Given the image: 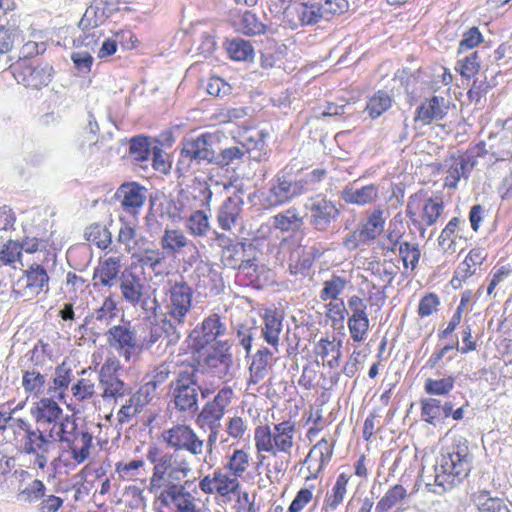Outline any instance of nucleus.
<instances>
[{
  "label": "nucleus",
  "mask_w": 512,
  "mask_h": 512,
  "mask_svg": "<svg viewBox=\"0 0 512 512\" xmlns=\"http://www.w3.org/2000/svg\"><path fill=\"white\" fill-rule=\"evenodd\" d=\"M52 72L53 68L49 64L38 66L18 64L14 68L13 74L19 84L38 89L49 84Z\"/></svg>",
  "instance_id": "c85d7f7f"
},
{
  "label": "nucleus",
  "mask_w": 512,
  "mask_h": 512,
  "mask_svg": "<svg viewBox=\"0 0 512 512\" xmlns=\"http://www.w3.org/2000/svg\"><path fill=\"white\" fill-rule=\"evenodd\" d=\"M233 394L234 392L230 387L220 389L214 398L207 401L197 414L196 425L200 429L222 428L221 421L232 401Z\"/></svg>",
  "instance_id": "f3484780"
},
{
  "label": "nucleus",
  "mask_w": 512,
  "mask_h": 512,
  "mask_svg": "<svg viewBox=\"0 0 512 512\" xmlns=\"http://www.w3.org/2000/svg\"><path fill=\"white\" fill-rule=\"evenodd\" d=\"M332 454V445L326 439H321L313 446L305 459L313 478L316 477V473L322 469L323 465L331 459Z\"/></svg>",
  "instance_id": "58836bf2"
},
{
  "label": "nucleus",
  "mask_w": 512,
  "mask_h": 512,
  "mask_svg": "<svg viewBox=\"0 0 512 512\" xmlns=\"http://www.w3.org/2000/svg\"><path fill=\"white\" fill-rule=\"evenodd\" d=\"M30 413L35 420L37 431L42 436L40 440L45 456L49 457L59 438L64 433H68V429L76 419L72 415L64 414L59 404L48 397H42L36 401Z\"/></svg>",
  "instance_id": "7ed1b4c3"
},
{
  "label": "nucleus",
  "mask_w": 512,
  "mask_h": 512,
  "mask_svg": "<svg viewBox=\"0 0 512 512\" xmlns=\"http://www.w3.org/2000/svg\"><path fill=\"white\" fill-rule=\"evenodd\" d=\"M121 259L120 257H109L99 263L95 268L93 279L94 285H102L105 287H112L117 278L120 276Z\"/></svg>",
  "instance_id": "e433bc0d"
},
{
  "label": "nucleus",
  "mask_w": 512,
  "mask_h": 512,
  "mask_svg": "<svg viewBox=\"0 0 512 512\" xmlns=\"http://www.w3.org/2000/svg\"><path fill=\"white\" fill-rule=\"evenodd\" d=\"M227 53L236 61H246L253 57V47L249 41L234 38L227 43Z\"/></svg>",
  "instance_id": "4d7b16f0"
},
{
  "label": "nucleus",
  "mask_w": 512,
  "mask_h": 512,
  "mask_svg": "<svg viewBox=\"0 0 512 512\" xmlns=\"http://www.w3.org/2000/svg\"><path fill=\"white\" fill-rule=\"evenodd\" d=\"M49 384L48 373L37 364L22 370L21 386L29 397L40 398Z\"/></svg>",
  "instance_id": "473e14b6"
},
{
  "label": "nucleus",
  "mask_w": 512,
  "mask_h": 512,
  "mask_svg": "<svg viewBox=\"0 0 512 512\" xmlns=\"http://www.w3.org/2000/svg\"><path fill=\"white\" fill-rule=\"evenodd\" d=\"M305 208L310 225L319 232L328 231L340 215L337 204L320 195L310 198L305 204Z\"/></svg>",
  "instance_id": "a211bd4d"
},
{
  "label": "nucleus",
  "mask_w": 512,
  "mask_h": 512,
  "mask_svg": "<svg viewBox=\"0 0 512 512\" xmlns=\"http://www.w3.org/2000/svg\"><path fill=\"white\" fill-rule=\"evenodd\" d=\"M448 104L443 97L433 96L426 99L416 109L414 120L421 122L423 125H429L434 121H440L445 118L448 113Z\"/></svg>",
  "instance_id": "72a5a7b5"
},
{
  "label": "nucleus",
  "mask_w": 512,
  "mask_h": 512,
  "mask_svg": "<svg viewBox=\"0 0 512 512\" xmlns=\"http://www.w3.org/2000/svg\"><path fill=\"white\" fill-rule=\"evenodd\" d=\"M238 31L248 36L262 35L267 25L253 12L245 11L235 22Z\"/></svg>",
  "instance_id": "37998d69"
},
{
  "label": "nucleus",
  "mask_w": 512,
  "mask_h": 512,
  "mask_svg": "<svg viewBox=\"0 0 512 512\" xmlns=\"http://www.w3.org/2000/svg\"><path fill=\"white\" fill-rule=\"evenodd\" d=\"M285 19L291 29L315 25L323 19L320 4L310 2L298 3L291 10L285 9Z\"/></svg>",
  "instance_id": "cd10ccee"
},
{
  "label": "nucleus",
  "mask_w": 512,
  "mask_h": 512,
  "mask_svg": "<svg viewBox=\"0 0 512 512\" xmlns=\"http://www.w3.org/2000/svg\"><path fill=\"white\" fill-rule=\"evenodd\" d=\"M205 210L192 211L183 219L190 235L194 237H204L207 235L210 229V221L209 215Z\"/></svg>",
  "instance_id": "79ce46f5"
},
{
  "label": "nucleus",
  "mask_w": 512,
  "mask_h": 512,
  "mask_svg": "<svg viewBox=\"0 0 512 512\" xmlns=\"http://www.w3.org/2000/svg\"><path fill=\"white\" fill-rule=\"evenodd\" d=\"M81 34L75 37L73 44L76 48H86L92 52H95V48L102 36V33L95 29L81 30Z\"/></svg>",
  "instance_id": "774afa93"
},
{
  "label": "nucleus",
  "mask_w": 512,
  "mask_h": 512,
  "mask_svg": "<svg viewBox=\"0 0 512 512\" xmlns=\"http://www.w3.org/2000/svg\"><path fill=\"white\" fill-rule=\"evenodd\" d=\"M93 437L87 430H79L76 420L57 442L65 444L77 464L85 462L90 456Z\"/></svg>",
  "instance_id": "412c9836"
},
{
  "label": "nucleus",
  "mask_w": 512,
  "mask_h": 512,
  "mask_svg": "<svg viewBox=\"0 0 512 512\" xmlns=\"http://www.w3.org/2000/svg\"><path fill=\"white\" fill-rule=\"evenodd\" d=\"M163 318L178 329L188 322L192 310L193 289L183 278L168 280L164 287Z\"/></svg>",
  "instance_id": "423d86ee"
},
{
  "label": "nucleus",
  "mask_w": 512,
  "mask_h": 512,
  "mask_svg": "<svg viewBox=\"0 0 512 512\" xmlns=\"http://www.w3.org/2000/svg\"><path fill=\"white\" fill-rule=\"evenodd\" d=\"M296 426L292 421H283L269 425H259L254 430V443L257 452V459L263 463L268 453L273 457L279 454L291 456L295 445Z\"/></svg>",
  "instance_id": "20e7f679"
},
{
  "label": "nucleus",
  "mask_w": 512,
  "mask_h": 512,
  "mask_svg": "<svg viewBox=\"0 0 512 512\" xmlns=\"http://www.w3.org/2000/svg\"><path fill=\"white\" fill-rule=\"evenodd\" d=\"M213 142V135L208 133L201 134L197 137L185 138L182 142L177 169L185 173L192 165L212 162L215 159Z\"/></svg>",
  "instance_id": "f8f14e48"
},
{
  "label": "nucleus",
  "mask_w": 512,
  "mask_h": 512,
  "mask_svg": "<svg viewBox=\"0 0 512 512\" xmlns=\"http://www.w3.org/2000/svg\"><path fill=\"white\" fill-rule=\"evenodd\" d=\"M118 10L114 0H93L79 22L81 30L95 29Z\"/></svg>",
  "instance_id": "7c9ffc66"
},
{
  "label": "nucleus",
  "mask_w": 512,
  "mask_h": 512,
  "mask_svg": "<svg viewBox=\"0 0 512 512\" xmlns=\"http://www.w3.org/2000/svg\"><path fill=\"white\" fill-rule=\"evenodd\" d=\"M195 287L205 297L217 296L224 288L221 274L208 262L201 261L193 272Z\"/></svg>",
  "instance_id": "5701e85b"
},
{
  "label": "nucleus",
  "mask_w": 512,
  "mask_h": 512,
  "mask_svg": "<svg viewBox=\"0 0 512 512\" xmlns=\"http://www.w3.org/2000/svg\"><path fill=\"white\" fill-rule=\"evenodd\" d=\"M455 378L447 376L441 379L427 378L424 383V390L429 395L445 396L454 388Z\"/></svg>",
  "instance_id": "052dcab7"
},
{
  "label": "nucleus",
  "mask_w": 512,
  "mask_h": 512,
  "mask_svg": "<svg viewBox=\"0 0 512 512\" xmlns=\"http://www.w3.org/2000/svg\"><path fill=\"white\" fill-rule=\"evenodd\" d=\"M197 370L190 367L181 370L171 382V396L174 408L185 416L193 417L199 410Z\"/></svg>",
  "instance_id": "0eeeda50"
},
{
  "label": "nucleus",
  "mask_w": 512,
  "mask_h": 512,
  "mask_svg": "<svg viewBox=\"0 0 512 512\" xmlns=\"http://www.w3.org/2000/svg\"><path fill=\"white\" fill-rule=\"evenodd\" d=\"M85 237L100 249H106L112 242L111 232L103 224H91L85 230Z\"/></svg>",
  "instance_id": "864d4df0"
},
{
  "label": "nucleus",
  "mask_w": 512,
  "mask_h": 512,
  "mask_svg": "<svg viewBox=\"0 0 512 512\" xmlns=\"http://www.w3.org/2000/svg\"><path fill=\"white\" fill-rule=\"evenodd\" d=\"M227 341H218L217 348L205 358L207 369L217 378L228 381L232 377V355Z\"/></svg>",
  "instance_id": "c756f323"
},
{
  "label": "nucleus",
  "mask_w": 512,
  "mask_h": 512,
  "mask_svg": "<svg viewBox=\"0 0 512 512\" xmlns=\"http://www.w3.org/2000/svg\"><path fill=\"white\" fill-rule=\"evenodd\" d=\"M72 380V369L66 363H62L56 367L53 375V387H50L48 391L53 390L60 396H63L65 390H67Z\"/></svg>",
  "instance_id": "13d9d810"
},
{
  "label": "nucleus",
  "mask_w": 512,
  "mask_h": 512,
  "mask_svg": "<svg viewBox=\"0 0 512 512\" xmlns=\"http://www.w3.org/2000/svg\"><path fill=\"white\" fill-rule=\"evenodd\" d=\"M105 335L108 345L115 349L126 362L137 359L141 354L142 345L130 322L122 321L121 324L112 325Z\"/></svg>",
  "instance_id": "4468645a"
},
{
  "label": "nucleus",
  "mask_w": 512,
  "mask_h": 512,
  "mask_svg": "<svg viewBox=\"0 0 512 512\" xmlns=\"http://www.w3.org/2000/svg\"><path fill=\"white\" fill-rule=\"evenodd\" d=\"M273 227L281 232L297 231L303 225V217L296 207H290L272 217Z\"/></svg>",
  "instance_id": "ea45409f"
},
{
  "label": "nucleus",
  "mask_w": 512,
  "mask_h": 512,
  "mask_svg": "<svg viewBox=\"0 0 512 512\" xmlns=\"http://www.w3.org/2000/svg\"><path fill=\"white\" fill-rule=\"evenodd\" d=\"M249 465V455L243 449H236L229 457L226 468L237 478L247 470Z\"/></svg>",
  "instance_id": "338daca9"
},
{
  "label": "nucleus",
  "mask_w": 512,
  "mask_h": 512,
  "mask_svg": "<svg viewBox=\"0 0 512 512\" xmlns=\"http://www.w3.org/2000/svg\"><path fill=\"white\" fill-rule=\"evenodd\" d=\"M349 478L346 474L341 473L338 475L336 482L331 490V493L326 495L324 507L326 510L334 511L343 502L347 492V484Z\"/></svg>",
  "instance_id": "8fccbe9b"
},
{
  "label": "nucleus",
  "mask_w": 512,
  "mask_h": 512,
  "mask_svg": "<svg viewBox=\"0 0 512 512\" xmlns=\"http://www.w3.org/2000/svg\"><path fill=\"white\" fill-rule=\"evenodd\" d=\"M160 246L165 255L174 257L186 249L193 251L188 260L189 264L197 261L199 257L196 245L180 229H165L160 238Z\"/></svg>",
  "instance_id": "b1692460"
},
{
  "label": "nucleus",
  "mask_w": 512,
  "mask_h": 512,
  "mask_svg": "<svg viewBox=\"0 0 512 512\" xmlns=\"http://www.w3.org/2000/svg\"><path fill=\"white\" fill-rule=\"evenodd\" d=\"M308 190L307 181L294 179L288 173H281L270 182L265 202L267 207L280 206L306 193Z\"/></svg>",
  "instance_id": "2eb2a0df"
},
{
  "label": "nucleus",
  "mask_w": 512,
  "mask_h": 512,
  "mask_svg": "<svg viewBox=\"0 0 512 512\" xmlns=\"http://www.w3.org/2000/svg\"><path fill=\"white\" fill-rule=\"evenodd\" d=\"M180 337V329L163 318L159 323L155 324L150 329L149 334L140 341V345H142L141 352L144 349H152L155 344H158L157 350L162 346L168 348L169 346L175 345Z\"/></svg>",
  "instance_id": "bb28decb"
},
{
  "label": "nucleus",
  "mask_w": 512,
  "mask_h": 512,
  "mask_svg": "<svg viewBox=\"0 0 512 512\" xmlns=\"http://www.w3.org/2000/svg\"><path fill=\"white\" fill-rule=\"evenodd\" d=\"M49 290V276L40 264H32L14 284L12 293L15 298L31 300Z\"/></svg>",
  "instance_id": "dca6fc26"
},
{
  "label": "nucleus",
  "mask_w": 512,
  "mask_h": 512,
  "mask_svg": "<svg viewBox=\"0 0 512 512\" xmlns=\"http://www.w3.org/2000/svg\"><path fill=\"white\" fill-rule=\"evenodd\" d=\"M8 428H11L16 437L20 438V452L34 456L33 464L40 470H44L48 464L49 457L45 456L44 449L40 438L42 436L37 431L36 426L33 427L29 421L24 418H14L11 416V420L8 424Z\"/></svg>",
  "instance_id": "9b49d317"
},
{
  "label": "nucleus",
  "mask_w": 512,
  "mask_h": 512,
  "mask_svg": "<svg viewBox=\"0 0 512 512\" xmlns=\"http://www.w3.org/2000/svg\"><path fill=\"white\" fill-rule=\"evenodd\" d=\"M420 404L422 419L434 426L441 420L450 417L452 413L453 404L451 401L442 403L436 398H424L421 399Z\"/></svg>",
  "instance_id": "f704fd0d"
},
{
  "label": "nucleus",
  "mask_w": 512,
  "mask_h": 512,
  "mask_svg": "<svg viewBox=\"0 0 512 512\" xmlns=\"http://www.w3.org/2000/svg\"><path fill=\"white\" fill-rule=\"evenodd\" d=\"M152 154V148L147 137L137 136L130 140L129 155L140 164L147 163Z\"/></svg>",
  "instance_id": "603ef678"
},
{
  "label": "nucleus",
  "mask_w": 512,
  "mask_h": 512,
  "mask_svg": "<svg viewBox=\"0 0 512 512\" xmlns=\"http://www.w3.org/2000/svg\"><path fill=\"white\" fill-rule=\"evenodd\" d=\"M121 298L134 308L148 316L156 315L161 308L156 297V290H151L142 271H136L132 266L124 269L119 276Z\"/></svg>",
  "instance_id": "39448f33"
},
{
  "label": "nucleus",
  "mask_w": 512,
  "mask_h": 512,
  "mask_svg": "<svg viewBox=\"0 0 512 512\" xmlns=\"http://www.w3.org/2000/svg\"><path fill=\"white\" fill-rule=\"evenodd\" d=\"M408 496L406 488L400 484H396L391 487L384 496L377 502L375 511L376 512H388L393 507L402 503L403 500Z\"/></svg>",
  "instance_id": "de8ad7c7"
},
{
  "label": "nucleus",
  "mask_w": 512,
  "mask_h": 512,
  "mask_svg": "<svg viewBox=\"0 0 512 512\" xmlns=\"http://www.w3.org/2000/svg\"><path fill=\"white\" fill-rule=\"evenodd\" d=\"M444 208V201L441 196H428L426 192L419 191L408 198L406 215L423 234L425 227L437 223L444 212Z\"/></svg>",
  "instance_id": "1a4fd4ad"
},
{
  "label": "nucleus",
  "mask_w": 512,
  "mask_h": 512,
  "mask_svg": "<svg viewBox=\"0 0 512 512\" xmlns=\"http://www.w3.org/2000/svg\"><path fill=\"white\" fill-rule=\"evenodd\" d=\"M144 466L145 462L141 459H134L129 462L120 461L115 464V472L119 479L123 481H135L139 479Z\"/></svg>",
  "instance_id": "5fc2aeb1"
},
{
  "label": "nucleus",
  "mask_w": 512,
  "mask_h": 512,
  "mask_svg": "<svg viewBox=\"0 0 512 512\" xmlns=\"http://www.w3.org/2000/svg\"><path fill=\"white\" fill-rule=\"evenodd\" d=\"M162 441L173 451H186L199 457L204 451V440L187 424H175L161 433Z\"/></svg>",
  "instance_id": "ddd939ff"
},
{
  "label": "nucleus",
  "mask_w": 512,
  "mask_h": 512,
  "mask_svg": "<svg viewBox=\"0 0 512 512\" xmlns=\"http://www.w3.org/2000/svg\"><path fill=\"white\" fill-rule=\"evenodd\" d=\"M480 56L477 51L459 59L456 65V70L461 74L462 77L472 78L474 77L481 66Z\"/></svg>",
  "instance_id": "e2e57ef3"
},
{
  "label": "nucleus",
  "mask_w": 512,
  "mask_h": 512,
  "mask_svg": "<svg viewBox=\"0 0 512 512\" xmlns=\"http://www.w3.org/2000/svg\"><path fill=\"white\" fill-rule=\"evenodd\" d=\"M341 196L348 204L368 205L378 199L379 186L376 184H369L361 188L347 186L343 189Z\"/></svg>",
  "instance_id": "4c0bfd02"
},
{
  "label": "nucleus",
  "mask_w": 512,
  "mask_h": 512,
  "mask_svg": "<svg viewBox=\"0 0 512 512\" xmlns=\"http://www.w3.org/2000/svg\"><path fill=\"white\" fill-rule=\"evenodd\" d=\"M213 193L206 181H194L186 189H181L170 203L169 216L173 220H183L192 211H210Z\"/></svg>",
  "instance_id": "6e6552de"
},
{
  "label": "nucleus",
  "mask_w": 512,
  "mask_h": 512,
  "mask_svg": "<svg viewBox=\"0 0 512 512\" xmlns=\"http://www.w3.org/2000/svg\"><path fill=\"white\" fill-rule=\"evenodd\" d=\"M460 223L461 220L459 218L453 217L442 230L438 238V245L444 252H455L456 232L459 229Z\"/></svg>",
  "instance_id": "6e6d98bb"
},
{
  "label": "nucleus",
  "mask_w": 512,
  "mask_h": 512,
  "mask_svg": "<svg viewBox=\"0 0 512 512\" xmlns=\"http://www.w3.org/2000/svg\"><path fill=\"white\" fill-rule=\"evenodd\" d=\"M473 455L468 441L462 437L442 449L436 464L423 471L422 478L430 492L443 494L464 481L472 468Z\"/></svg>",
  "instance_id": "f257e3e1"
},
{
  "label": "nucleus",
  "mask_w": 512,
  "mask_h": 512,
  "mask_svg": "<svg viewBox=\"0 0 512 512\" xmlns=\"http://www.w3.org/2000/svg\"><path fill=\"white\" fill-rule=\"evenodd\" d=\"M72 396L79 402L89 401L96 394L95 381L90 378H81L71 387Z\"/></svg>",
  "instance_id": "680f3d73"
},
{
  "label": "nucleus",
  "mask_w": 512,
  "mask_h": 512,
  "mask_svg": "<svg viewBox=\"0 0 512 512\" xmlns=\"http://www.w3.org/2000/svg\"><path fill=\"white\" fill-rule=\"evenodd\" d=\"M244 201L241 196L228 197L218 208L216 221L220 229L231 231L241 224Z\"/></svg>",
  "instance_id": "2f4dec72"
},
{
  "label": "nucleus",
  "mask_w": 512,
  "mask_h": 512,
  "mask_svg": "<svg viewBox=\"0 0 512 512\" xmlns=\"http://www.w3.org/2000/svg\"><path fill=\"white\" fill-rule=\"evenodd\" d=\"M392 104V99L384 91L376 92L367 102L366 111L372 118L381 116Z\"/></svg>",
  "instance_id": "bf43d9fd"
},
{
  "label": "nucleus",
  "mask_w": 512,
  "mask_h": 512,
  "mask_svg": "<svg viewBox=\"0 0 512 512\" xmlns=\"http://www.w3.org/2000/svg\"><path fill=\"white\" fill-rule=\"evenodd\" d=\"M477 161L472 155H460L452 157L446 161L444 187L455 190L458 188L459 182L463 179L467 181L474 169Z\"/></svg>",
  "instance_id": "393cba45"
},
{
  "label": "nucleus",
  "mask_w": 512,
  "mask_h": 512,
  "mask_svg": "<svg viewBox=\"0 0 512 512\" xmlns=\"http://www.w3.org/2000/svg\"><path fill=\"white\" fill-rule=\"evenodd\" d=\"M137 257L142 267H148L154 272L159 273L158 269L163 266L166 255L160 249H146Z\"/></svg>",
  "instance_id": "0e129e2a"
},
{
  "label": "nucleus",
  "mask_w": 512,
  "mask_h": 512,
  "mask_svg": "<svg viewBox=\"0 0 512 512\" xmlns=\"http://www.w3.org/2000/svg\"><path fill=\"white\" fill-rule=\"evenodd\" d=\"M147 192L148 190L137 182H126L118 187L115 198L126 213L136 216L146 202Z\"/></svg>",
  "instance_id": "a878e982"
},
{
  "label": "nucleus",
  "mask_w": 512,
  "mask_h": 512,
  "mask_svg": "<svg viewBox=\"0 0 512 512\" xmlns=\"http://www.w3.org/2000/svg\"><path fill=\"white\" fill-rule=\"evenodd\" d=\"M152 495L154 512H201L198 499L186 485H172Z\"/></svg>",
  "instance_id": "9d476101"
},
{
  "label": "nucleus",
  "mask_w": 512,
  "mask_h": 512,
  "mask_svg": "<svg viewBox=\"0 0 512 512\" xmlns=\"http://www.w3.org/2000/svg\"><path fill=\"white\" fill-rule=\"evenodd\" d=\"M272 355V352H270L267 348L258 350L250 365L249 383L258 384L267 376L268 365Z\"/></svg>",
  "instance_id": "c03bdc74"
},
{
  "label": "nucleus",
  "mask_w": 512,
  "mask_h": 512,
  "mask_svg": "<svg viewBox=\"0 0 512 512\" xmlns=\"http://www.w3.org/2000/svg\"><path fill=\"white\" fill-rule=\"evenodd\" d=\"M226 331L227 327L222 317L216 313L210 314L190 333L194 349L200 351L210 344L217 343V339L225 335Z\"/></svg>",
  "instance_id": "aec40b11"
},
{
  "label": "nucleus",
  "mask_w": 512,
  "mask_h": 512,
  "mask_svg": "<svg viewBox=\"0 0 512 512\" xmlns=\"http://www.w3.org/2000/svg\"><path fill=\"white\" fill-rule=\"evenodd\" d=\"M349 281L342 276L332 275L330 279L323 282V288L320 291L322 301L336 300L343 293Z\"/></svg>",
  "instance_id": "3c124183"
},
{
  "label": "nucleus",
  "mask_w": 512,
  "mask_h": 512,
  "mask_svg": "<svg viewBox=\"0 0 512 512\" xmlns=\"http://www.w3.org/2000/svg\"><path fill=\"white\" fill-rule=\"evenodd\" d=\"M146 459L153 466L147 486L151 494L172 485H182L181 482L192 473L189 456L180 451L168 452L152 444L147 448Z\"/></svg>",
  "instance_id": "f03ea898"
},
{
  "label": "nucleus",
  "mask_w": 512,
  "mask_h": 512,
  "mask_svg": "<svg viewBox=\"0 0 512 512\" xmlns=\"http://www.w3.org/2000/svg\"><path fill=\"white\" fill-rule=\"evenodd\" d=\"M386 217L382 209H374L365 221L359 225L367 241H374L384 230Z\"/></svg>",
  "instance_id": "a19ab883"
},
{
  "label": "nucleus",
  "mask_w": 512,
  "mask_h": 512,
  "mask_svg": "<svg viewBox=\"0 0 512 512\" xmlns=\"http://www.w3.org/2000/svg\"><path fill=\"white\" fill-rule=\"evenodd\" d=\"M199 488L205 494L217 493L224 497L235 494L240 488V482L232 473L218 468L212 475H206L200 480Z\"/></svg>",
  "instance_id": "4be33fe9"
},
{
  "label": "nucleus",
  "mask_w": 512,
  "mask_h": 512,
  "mask_svg": "<svg viewBox=\"0 0 512 512\" xmlns=\"http://www.w3.org/2000/svg\"><path fill=\"white\" fill-rule=\"evenodd\" d=\"M473 497L479 512H511L503 499L490 496L489 491L480 490Z\"/></svg>",
  "instance_id": "a18cd8bd"
},
{
  "label": "nucleus",
  "mask_w": 512,
  "mask_h": 512,
  "mask_svg": "<svg viewBox=\"0 0 512 512\" xmlns=\"http://www.w3.org/2000/svg\"><path fill=\"white\" fill-rule=\"evenodd\" d=\"M46 493V486L43 481L33 479L26 485L20 484L17 492V500L26 503L34 504L41 500Z\"/></svg>",
  "instance_id": "49530a36"
},
{
  "label": "nucleus",
  "mask_w": 512,
  "mask_h": 512,
  "mask_svg": "<svg viewBox=\"0 0 512 512\" xmlns=\"http://www.w3.org/2000/svg\"><path fill=\"white\" fill-rule=\"evenodd\" d=\"M283 328V316L273 309H267L263 315L262 337L278 352L280 334Z\"/></svg>",
  "instance_id": "c9c22d12"
},
{
  "label": "nucleus",
  "mask_w": 512,
  "mask_h": 512,
  "mask_svg": "<svg viewBox=\"0 0 512 512\" xmlns=\"http://www.w3.org/2000/svg\"><path fill=\"white\" fill-rule=\"evenodd\" d=\"M398 252L405 268H416L421 256L418 244L402 242L398 247Z\"/></svg>",
  "instance_id": "69168bd1"
},
{
  "label": "nucleus",
  "mask_w": 512,
  "mask_h": 512,
  "mask_svg": "<svg viewBox=\"0 0 512 512\" xmlns=\"http://www.w3.org/2000/svg\"><path fill=\"white\" fill-rule=\"evenodd\" d=\"M117 303L112 297H106L102 305L93 312L92 317L98 323V327L112 326L117 318Z\"/></svg>",
  "instance_id": "09e8293b"
},
{
  "label": "nucleus",
  "mask_w": 512,
  "mask_h": 512,
  "mask_svg": "<svg viewBox=\"0 0 512 512\" xmlns=\"http://www.w3.org/2000/svg\"><path fill=\"white\" fill-rule=\"evenodd\" d=\"M118 361L109 358L101 367L99 373V386L102 390L101 397L104 401L114 400L117 402L124 396L129 395L131 388L128 384L124 383L118 376L110 373L111 370H116Z\"/></svg>",
  "instance_id": "6ab92c4d"
}]
</instances>
